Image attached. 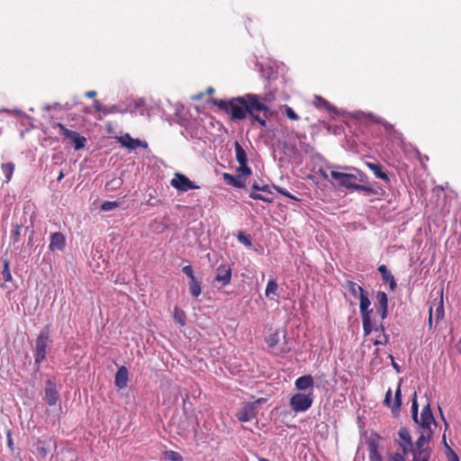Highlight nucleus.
Instances as JSON below:
<instances>
[{"instance_id": "nucleus-1", "label": "nucleus", "mask_w": 461, "mask_h": 461, "mask_svg": "<svg viewBox=\"0 0 461 461\" xmlns=\"http://www.w3.org/2000/svg\"><path fill=\"white\" fill-rule=\"evenodd\" d=\"M276 100L273 93L264 95L246 94L229 101L215 99L213 104L230 115L232 120H244L249 117L251 124L258 123L266 128L273 113L268 106Z\"/></svg>"}, {"instance_id": "nucleus-2", "label": "nucleus", "mask_w": 461, "mask_h": 461, "mask_svg": "<svg viewBox=\"0 0 461 461\" xmlns=\"http://www.w3.org/2000/svg\"><path fill=\"white\" fill-rule=\"evenodd\" d=\"M432 425L436 427L437 422L429 403H427L421 410L420 431L414 442V448L411 451L412 461H430L432 449L429 443L434 434Z\"/></svg>"}, {"instance_id": "nucleus-3", "label": "nucleus", "mask_w": 461, "mask_h": 461, "mask_svg": "<svg viewBox=\"0 0 461 461\" xmlns=\"http://www.w3.org/2000/svg\"><path fill=\"white\" fill-rule=\"evenodd\" d=\"M57 441L53 437L42 435L34 439L32 453L38 461H53Z\"/></svg>"}, {"instance_id": "nucleus-4", "label": "nucleus", "mask_w": 461, "mask_h": 461, "mask_svg": "<svg viewBox=\"0 0 461 461\" xmlns=\"http://www.w3.org/2000/svg\"><path fill=\"white\" fill-rule=\"evenodd\" d=\"M369 461H384V457L378 449V443L370 439L367 443ZM408 454L405 451H389L386 454V461H407Z\"/></svg>"}, {"instance_id": "nucleus-5", "label": "nucleus", "mask_w": 461, "mask_h": 461, "mask_svg": "<svg viewBox=\"0 0 461 461\" xmlns=\"http://www.w3.org/2000/svg\"><path fill=\"white\" fill-rule=\"evenodd\" d=\"M50 342V326H45L39 333L35 340L34 362L40 365L46 358L47 348Z\"/></svg>"}, {"instance_id": "nucleus-6", "label": "nucleus", "mask_w": 461, "mask_h": 461, "mask_svg": "<svg viewBox=\"0 0 461 461\" xmlns=\"http://www.w3.org/2000/svg\"><path fill=\"white\" fill-rule=\"evenodd\" d=\"M370 304L371 303L368 298L367 292L361 294L359 296V310L365 336L369 335L373 331V324L371 320L372 310H369Z\"/></svg>"}, {"instance_id": "nucleus-7", "label": "nucleus", "mask_w": 461, "mask_h": 461, "mask_svg": "<svg viewBox=\"0 0 461 461\" xmlns=\"http://www.w3.org/2000/svg\"><path fill=\"white\" fill-rule=\"evenodd\" d=\"M313 402V393H295L289 401L290 407L294 412H303L311 408Z\"/></svg>"}, {"instance_id": "nucleus-8", "label": "nucleus", "mask_w": 461, "mask_h": 461, "mask_svg": "<svg viewBox=\"0 0 461 461\" xmlns=\"http://www.w3.org/2000/svg\"><path fill=\"white\" fill-rule=\"evenodd\" d=\"M393 442L398 446L400 451H405L406 454L411 453L414 448V442L410 430L405 427H401L393 438Z\"/></svg>"}, {"instance_id": "nucleus-9", "label": "nucleus", "mask_w": 461, "mask_h": 461, "mask_svg": "<svg viewBox=\"0 0 461 461\" xmlns=\"http://www.w3.org/2000/svg\"><path fill=\"white\" fill-rule=\"evenodd\" d=\"M53 127L59 130V133L63 136L64 139L69 140L71 141L76 150H79L86 146V139L83 136H80L78 132L67 129L65 125L60 122L55 123Z\"/></svg>"}, {"instance_id": "nucleus-10", "label": "nucleus", "mask_w": 461, "mask_h": 461, "mask_svg": "<svg viewBox=\"0 0 461 461\" xmlns=\"http://www.w3.org/2000/svg\"><path fill=\"white\" fill-rule=\"evenodd\" d=\"M330 176L334 180L338 181L340 186L348 189H357L358 178L356 175L332 170Z\"/></svg>"}, {"instance_id": "nucleus-11", "label": "nucleus", "mask_w": 461, "mask_h": 461, "mask_svg": "<svg viewBox=\"0 0 461 461\" xmlns=\"http://www.w3.org/2000/svg\"><path fill=\"white\" fill-rule=\"evenodd\" d=\"M258 402L259 401L244 403L240 410L236 412V418L240 422H247L255 419L257 417V405Z\"/></svg>"}, {"instance_id": "nucleus-12", "label": "nucleus", "mask_w": 461, "mask_h": 461, "mask_svg": "<svg viewBox=\"0 0 461 461\" xmlns=\"http://www.w3.org/2000/svg\"><path fill=\"white\" fill-rule=\"evenodd\" d=\"M170 184L174 188L181 192L199 188L198 185H195L186 176L181 173H176Z\"/></svg>"}, {"instance_id": "nucleus-13", "label": "nucleus", "mask_w": 461, "mask_h": 461, "mask_svg": "<svg viewBox=\"0 0 461 461\" xmlns=\"http://www.w3.org/2000/svg\"><path fill=\"white\" fill-rule=\"evenodd\" d=\"M117 142L122 147L127 148L131 150H134L138 148H147V142L141 141L140 139H133L129 133H125L122 136L116 137Z\"/></svg>"}, {"instance_id": "nucleus-14", "label": "nucleus", "mask_w": 461, "mask_h": 461, "mask_svg": "<svg viewBox=\"0 0 461 461\" xmlns=\"http://www.w3.org/2000/svg\"><path fill=\"white\" fill-rule=\"evenodd\" d=\"M232 276L231 267L228 265H220L216 269L215 281L221 284V286H226L230 283Z\"/></svg>"}, {"instance_id": "nucleus-15", "label": "nucleus", "mask_w": 461, "mask_h": 461, "mask_svg": "<svg viewBox=\"0 0 461 461\" xmlns=\"http://www.w3.org/2000/svg\"><path fill=\"white\" fill-rule=\"evenodd\" d=\"M375 308L380 313L381 319L384 320L388 315V297L383 291H378L375 295Z\"/></svg>"}, {"instance_id": "nucleus-16", "label": "nucleus", "mask_w": 461, "mask_h": 461, "mask_svg": "<svg viewBox=\"0 0 461 461\" xmlns=\"http://www.w3.org/2000/svg\"><path fill=\"white\" fill-rule=\"evenodd\" d=\"M77 455L75 449L70 447L60 448L54 456L53 461H77Z\"/></svg>"}, {"instance_id": "nucleus-17", "label": "nucleus", "mask_w": 461, "mask_h": 461, "mask_svg": "<svg viewBox=\"0 0 461 461\" xmlns=\"http://www.w3.org/2000/svg\"><path fill=\"white\" fill-rule=\"evenodd\" d=\"M46 384L44 400L49 405H55L59 398L56 386L50 380H48Z\"/></svg>"}, {"instance_id": "nucleus-18", "label": "nucleus", "mask_w": 461, "mask_h": 461, "mask_svg": "<svg viewBox=\"0 0 461 461\" xmlns=\"http://www.w3.org/2000/svg\"><path fill=\"white\" fill-rule=\"evenodd\" d=\"M295 388L299 391H310L312 393L314 386V380L311 375H305L298 377L294 383Z\"/></svg>"}, {"instance_id": "nucleus-19", "label": "nucleus", "mask_w": 461, "mask_h": 461, "mask_svg": "<svg viewBox=\"0 0 461 461\" xmlns=\"http://www.w3.org/2000/svg\"><path fill=\"white\" fill-rule=\"evenodd\" d=\"M66 246V239L65 236L61 232L52 233L50 240V249L54 250H63Z\"/></svg>"}, {"instance_id": "nucleus-20", "label": "nucleus", "mask_w": 461, "mask_h": 461, "mask_svg": "<svg viewBox=\"0 0 461 461\" xmlns=\"http://www.w3.org/2000/svg\"><path fill=\"white\" fill-rule=\"evenodd\" d=\"M378 271L382 276L383 281L389 284L390 290L394 291L396 289L397 284L394 279V276L387 269L386 266L385 265L379 266Z\"/></svg>"}, {"instance_id": "nucleus-21", "label": "nucleus", "mask_w": 461, "mask_h": 461, "mask_svg": "<svg viewBox=\"0 0 461 461\" xmlns=\"http://www.w3.org/2000/svg\"><path fill=\"white\" fill-rule=\"evenodd\" d=\"M128 375V369L125 366L119 367L114 380V384L119 389H123L127 386Z\"/></svg>"}, {"instance_id": "nucleus-22", "label": "nucleus", "mask_w": 461, "mask_h": 461, "mask_svg": "<svg viewBox=\"0 0 461 461\" xmlns=\"http://www.w3.org/2000/svg\"><path fill=\"white\" fill-rule=\"evenodd\" d=\"M222 178L228 185H230L231 186H234L237 188H242L245 186L244 179L240 178V176H232L230 173H223Z\"/></svg>"}, {"instance_id": "nucleus-23", "label": "nucleus", "mask_w": 461, "mask_h": 461, "mask_svg": "<svg viewBox=\"0 0 461 461\" xmlns=\"http://www.w3.org/2000/svg\"><path fill=\"white\" fill-rule=\"evenodd\" d=\"M277 290L278 285L276 280L270 279L267 284V287L265 290V295L269 300L277 301L276 297H277Z\"/></svg>"}, {"instance_id": "nucleus-24", "label": "nucleus", "mask_w": 461, "mask_h": 461, "mask_svg": "<svg viewBox=\"0 0 461 461\" xmlns=\"http://www.w3.org/2000/svg\"><path fill=\"white\" fill-rule=\"evenodd\" d=\"M366 166L368 168H370L374 175L382 180H384L386 182H389V176L383 170V167L380 164H375L372 162H367Z\"/></svg>"}, {"instance_id": "nucleus-25", "label": "nucleus", "mask_w": 461, "mask_h": 461, "mask_svg": "<svg viewBox=\"0 0 461 461\" xmlns=\"http://www.w3.org/2000/svg\"><path fill=\"white\" fill-rule=\"evenodd\" d=\"M349 293L352 296L354 297H357V296H360L361 294H364L366 291L363 289V287H361L360 285H358L357 283L353 282V281H350V280H348L345 282L344 285H343Z\"/></svg>"}, {"instance_id": "nucleus-26", "label": "nucleus", "mask_w": 461, "mask_h": 461, "mask_svg": "<svg viewBox=\"0 0 461 461\" xmlns=\"http://www.w3.org/2000/svg\"><path fill=\"white\" fill-rule=\"evenodd\" d=\"M418 410H419V405H418V402L416 399V393H414V398L412 399V402H411V412L412 420L417 424L418 432H420V431L421 415L420 416V418L418 417Z\"/></svg>"}, {"instance_id": "nucleus-27", "label": "nucleus", "mask_w": 461, "mask_h": 461, "mask_svg": "<svg viewBox=\"0 0 461 461\" xmlns=\"http://www.w3.org/2000/svg\"><path fill=\"white\" fill-rule=\"evenodd\" d=\"M373 330H375V331H379L380 330L382 332V334L379 335L378 338L375 339V341H374V345L375 346L386 345L388 343L389 337L385 333L384 327L382 324L379 327L378 326L373 327Z\"/></svg>"}, {"instance_id": "nucleus-28", "label": "nucleus", "mask_w": 461, "mask_h": 461, "mask_svg": "<svg viewBox=\"0 0 461 461\" xmlns=\"http://www.w3.org/2000/svg\"><path fill=\"white\" fill-rule=\"evenodd\" d=\"M234 148L235 157L239 164L248 163L247 153L242 146L238 141H235Z\"/></svg>"}, {"instance_id": "nucleus-29", "label": "nucleus", "mask_w": 461, "mask_h": 461, "mask_svg": "<svg viewBox=\"0 0 461 461\" xmlns=\"http://www.w3.org/2000/svg\"><path fill=\"white\" fill-rule=\"evenodd\" d=\"M189 292L191 295L194 298H197L201 293V282L196 279V277H194V279H190L189 281Z\"/></svg>"}, {"instance_id": "nucleus-30", "label": "nucleus", "mask_w": 461, "mask_h": 461, "mask_svg": "<svg viewBox=\"0 0 461 461\" xmlns=\"http://www.w3.org/2000/svg\"><path fill=\"white\" fill-rule=\"evenodd\" d=\"M265 341L267 344L269 348L275 349L276 347L280 342L279 332L276 330V331L269 334L268 336L266 337Z\"/></svg>"}, {"instance_id": "nucleus-31", "label": "nucleus", "mask_w": 461, "mask_h": 461, "mask_svg": "<svg viewBox=\"0 0 461 461\" xmlns=\"http://www.w3.org/2000/svg\"><path fill=\"white\" fill-rule=\"evenodd\" d=\"M401 405H402L401 383H399L397 390L395 392V395H394V402L392 406V412L393 414L398 413V411L401 408Z\"/></svg>"}, {"instance_id": "nucleus-32", "label": "nucleus", "mask_w": 461, "mask_h": 461, "mask_svg": "<svg viewBox=\"0 0 461 461\" xmlns=\"http://www.w3.org/2000/svg\"><path fill=\"white\" fill-rule=\"evenodd\" d=\"M14 164L13 162L4 163L2 164V171L5 176V181L9 182L12 178L14 170Z\"/></svg>"}, {"instance_id": "nucleus-33", "label": "nucleus", "mask_w": 461, "mask_h": 461, "mask_svg": "<svg viewBox=\"0 0 461 461\" xmlns=\"http://www.w3.org/2000/svg\"><path fill=\"white\" fill-rule=\"evenodd\" d=\"M443 443L446 447V457L447 461H459L456 453L447 445L445 436H443Z\"/></svg>"}, {"instance_id": "nucleus-34", "label": "nucleus", "mask_w": 461, "mask_h": 461, "mask_svg": "<svg viewBox=\"0 0 461 461\" xmlns=\"http://www.w3.org/2000/svg\"><path fill=\"white\" fill-rule=\"evenodd\" d=\"M444 317V306H443V295H440L439 301L438 302L435 309V318L438 323Z\"/></svg>"}, {"instance_id": "nucleus-35", "label": "nucleus", "mask_w": 461, "mask_h": 461, "mask_svg": "<svg viewBox=\"0 0 461 461\" xmlns=\"http://www.w3.org/2000/svg\"><path fill=\"white\" fill-rule=\"evenodd\" d=\"M315 100L317 102V106L318 107H321V108H324L325 110L329 111V112H332L335 110V107L330 104L326 99H324L323 97L321 96H319V95H316L315 96Z\"/></svg>"}, {"instance_id": "nucleus-36", "label": "nucleus", "mask_w": 461, "mask_h": 461, "mask_svg": "<svg viewBox=\"0 0 461 461\" xmlns=\"http://www.w3.org/2000/svg\"><path fill=\"white\" fill-rule=\"evenodd\" d=\"M174 320L176 322H177L181 326H184L185 324V314L184 311H182L178 307H175Z\"/></svg>"}, {"instance_id": "nucleus-37", "label": "nucleus", "mask_w": 461, "mask_h": 461, "mask_svg": "<svg viewBox=\"0 0 461 461\" xmlns=\"http://www.w3.org/2000/svg\"><path fill=\"white\" fill-rule=\"evenodd\" d=\"M2 275H3L5 282L12 281L13 277H12V274L9 269V262L7 259L3 260Z\"/></svg>"}, {"instance_id": "nucleus-38", "label": "nucleus", "mask_w": 461, "mask_h": 461, "mask_svg": "<svg viewBox=\"0 0 461 461\" xmlns=\"http://www.w3.org/2000/svg\"><path fill=\"white\" fill-rule=\"evenodd\" d=\"M284 112L287 118H289L292 121H297L299 120V115L287 104H284L283 107Z\"/></svg>"}, {"instance_id": "nucleus-39", "label": "nucleus", "mask_w": 461, "mask_h": 461, "mask_svg": "<svg viewBox=\"0 0 461 461\" xmlns=\"http://www.w3.org/2000/svg\"><path fill=\"white\" fill-rule=\"evenodd\" d=\"M165 456L170 461H183L182 456L178 452L173 450L166 451Z\"/></svg>"}, {"instance_id": "nucleus-40", "label": "nucleus", "mask_w": 461, "mask_h": 461, "mask_svg": "<svg viewBox=\"0 0 461 461\" xmlns=\"http://www.w3.org/2000/svg\"><path fill=\"white\" fill-rule=\"evenodd\" d=\"M119 206V203L116 201H106L102 203L101 210L104 212L112 211Z\"/></svg>"}, {"instance_id": "nucleus-41", "label": "nucleus", "mask_w": 461, "mask_h": 461, "mask_svg": "<svg viewBox=\"0 0 461 461\" xmlns=\"http://www.w3.org/2000/svg\"><path fill=\"white\" fill-rule=\"evenodd\" d=\"M238 240L248 248H250L252 246V242L249 236L244 234L243 232L239 233Z\"/></svg>"}, {"instance_id": "nucleus-42", "label": "nucleus", "mask_w": 461, "mask_h": 461, "mask_svg": "<svg viewBox=\"0 0 461 461\" xmlns=\"http://www.w3.org/2000/svg\"><path fill=\"white\" fill-rule=\"evenodd\" d=\"M237 171L246 176H250L252 174V170L249 167H248V163L240 164L239 167L237 168Z\"/></svg>"}, {"instance_id": "nucleus-43", "label": "nucleus", "mask_w": 461, "mask_h": 461, "mask_svg": "<svg viewBox=\"0 0 461 461\" xmlns=\"http://www.w3.org/2000/svg\"><path fill=\"white\" fill-rule=\"evenodd\" d=\"M356 190L357 191H363L366 195H370V194H375V191L374 190L373 187L363 185H360V184L357 185Z\"/></svg>"}, {"instance_id": "nucleus-44", "label": "nucleus", "mask_w": 461, "mask_h": 461, "mask_svg": "<svg viewBox=\"0 0 461 461\" xmlns=\"http://www.w3.org/2000/svg\"><path fill=\"white\" fill-rule=\"evenodd\" d=\"M275 188H276V190L279 194H283V195H285V196H286V197H289V198H291V199H294V200H295V201H299V199H298V198H296L295 196H294L293 194H290L286 189L282 188V187H279V186H276Z\"/></svg>"}, {"instance_id": "nucleus-45", "label": "nucleus", "mask_w": 461, "mask_h": 461, "mask_svg": "<svg viewBox=\"0 0 461 461\" xmlns=\"http://www.w3.org/2000/svg\"><path fill=\"white\" fill-rule=\"evenodd\" d=\"M20 230H21V226L16 224L14 227V230L12 231V239L14 240V243H16L19 241V238L21 235Z\"/></svg>"}, {"instance_id": "nucleus-46", "label": "nucleus", "mask_w": 461, "mask_h": 461, "mask_svg": "<svg viewBox=\"0 0 461 461\" xmlns=\"http://www.w3.org/2000/svg\"><path fill=\"white\" fill-rule=\"evenodd\" d=\"M93 107L95 111L103 112L104 114L110 113V111H105V108L103 106V104L98 100H95L94 102Z\"/></svg>"}, {"instance_id": "nucleus-47", "label": "nucleus", "mask_w": 461, "mask_h": 461, "mask_svg": "<svg viewBox=\"0 0 461 461\" xmlns=\"http://www.w3.org/2000/svg\"><path fill=\"white\" fill-rule=\"evenodd\" d=\"M182 271L190 278V279H194V270H193V267L192 266L188 265V266H185L182 269Z\"/></svg>"}, {"instance_id": "nucleus-48", "label": "nucleus", "mask_w": 461, "mask_h": 461, "mask_svg": "<svg viewBox=\"0 0 461 461\" xmlns=\"http://www.w3.org/2000/svg\"><path fill=\"white\" fill-rule=\"evenodd\" d=\"M365 117L370 120L373 122H375L378 124V122H382V118L379 116H376L371 113H365Z\"/></svg>"}, {"instance_id": "nucleus-49", "label": "nucleus", "mask_w": 461, "mask_h": 461, "mask_svg": "<svg viewBox=\"0 0 461 461\" xmlns=\"http://www.w3.org/2000/svg\"><path fill=\"white\" fill-rule=\"evenodd\" d=\"M249 197L254 200H261L264 202H269L268 198H267V197L263 196L262 194L256 193V192L250 193Z\"/></svg>"}, {"instance_id": "nucleus-50", "label": "nucleus", "mask_w": 461, "mask_h": 461, "mask_svg": "<svg viewBox=\"0 0 461 461\" xmlns=\"http://www.w3.org/2000/svg\"><path fill=\"white\" fill-rule=\"evenodd\" d=\"M391 400H392V390L391 389H388L386 393H385V397H384V403L390 407L392 409V404H391Z\"/></svg>"}, {"instance_id": "nucleus-51", "label": "nucleus", "mask_w": 461, "mask_h": 461, "mask_svg": "<svg viewBox=\"0 0 461 461\" xmlns=\"http://www.w3.org/2000/svg\"><path fill=\"white\" fill-rule=\"evenodd\" d=\"M378 124L383 125L384 128L386 131H393V125L389 123L388 122L384 121L383 118H382V122H378Z\"/></svg>"}, {"instance_id": "nucleus-52", "label": "nucleus", "mask_w": 461, "mask_h": 461, "mask_svg": "<svg viewBox=\"0 0 461 461\" xmlns=\"http://www.w3.org/2000/svg\"><path fill=\"white\" fill-rule=\"evenodd\" d=\"M121 184H122L121 180L113 179L112 181H110L109 183L106 184V187L108 188V185H112V188H113L115 186H119Z\"/></svg>"}, {"instance_id": "nucleus-53", "label": "nucleus", "mask_w": 461, "mask_h": 461, "mask_svg": "<svg viewBox=\"0 0 461 461\" xmlns=\"http://www.w3.org/2000/svg\"><path fill=\"white\" fill-rule=\"evenodd\" d=\"M252 188L254 190L268 191V186L267 185L260 187L257 183L253 184Z\"/></svg>"}, {"instance_id": "nucleus-54", "label": "nucleus", "mask_w": 461, "mask_h": 461, "mask_svg": "<svg viewBox=\"0 0 461 461\" xmlns=\"http://www.w3.org/2000/svg\"><path fill=\"white\" fill-rule=\"evenodd\" d=\"M432 321H433L432 306H430L429 310V321H428L429 328L432 327Z\"/></svg>"}, {"instance_id": "nucleus-55", "label": "nucleus", "mask_w": 461, "mask_h": 461, "mask_svg": "<svg viewBox=\"0 0 461 461\" xmlns=\"http://www.w3.org/2000/svg\"><path fill=\"white\" fill-rule=\"evenodd\" d=\"M390 358L392 360L393 367L396 370L397 373H400L401 369L397 363H395L394 358L392 355H390Z\"/></svg>"}, {"instance_id": "nucleus-56", "label": "nucleus", "mask_w": 461, "mask_h": 461, "mask_svg": "<svg viewBox=\"0 0 461 461\" xmlns=\"http://www.w3.org/2000/svg\"><path fill=\"white\" fill-rule=\"evenodd\" d=\"M7 443H8V447L13 449V439H12V435H11V432L9 431L8 434H7Z\"/></svg>"}, {"instance_id": "nucleus-57", "label": "nucleus", "mask_w": 461, "mask_h": 461, "mask_svg": "<svg viewBox=\"0 0 461 461\" xmlns=\"http://www.w3.org/2000/svg\"><path fill=\"white\" fill-rule=\"evenodd\" d=\"M85 95H86V97H88V98H94V97H95V96H96V92H95V91H93V90H91V91H87V92H86Z\"/></svg>"}, {"instance_id": "nucleus-58", "label": "nucleus", "mask_w": 461, "mask_h": 461, "mask_svg": "<svg viewBox=\"0 0 461 461\" xmlns=\"http://www.w3.org/2000/svg\"><path fill=\"white\" fill-rule=\"evenodd\" d=\"M64 176H65V174H64V172L61 170V171L59 172V176H58V178H57L58 182H60V181L63 179V177H64Z\"/></svg>"}, {"instance_id": "nucleus-59", "label": "nucleus", "mask_w": 461, "mask_h": 461, "mask_svg": "<svg viewBox=\"0 0 461 461\" xmlns=\"http://www.w3.org/2000/svg\"><path fill=\"white\" fill-rule=\"evenodd\" d=\"M105 111H110V113L116 111V106L113 105L111 108H105Z\"/></svg>"}, {"instance_id": "nucleus-60", "label": "nucleus", "mask_w": 461, "mask_h": 461, "mask_svg": "<svg viewBox=\"0 0 461 461\" xmlns=\"http://www.w3.org/2000/svg\"><path fill=\"white\" fill-rule=\"evenodd\" d=\"M457 349L461 353V337H460V339L457 342Z\"/></svg>"}, {"instance_id": "nucleus-61", "label": "nucleus", "mask_w": 461, "mask_h": 461, "mask_svg": "<svg viewBox=\"0 0 461 461\" xmlns=\"http://www.w3.org/2000/svg\"><path fill=\"white\" fill-rule=\"evenodd\" d=\"M298 138H299V139H301V138H306V135H304V134H303V135H300V136H298Z\"/></svg>"}, {"instance_id": "nucleus-62", "label": "nucleus", "mask_w": 461, "mask_h": 461, "mask_svg": "<svg viewBox=\"0 0 461 461\" xmlns=\"http://www.w3.org/2000/svg\"><path fill=\"white\" fill-rule=\"evenodd\" d=\"M259 461H269V460H267L266 458H260Z\"/></svg>"}, {"instance_id": "nucleus-63", "label": "nucleus", "mask_w": 461, "mask_h": 461, "mask_svg": "<svg viewBox=\"0 0 461 461\" xmlns=\"http://www.w3.org/2000/svg\"><path fill=\"white\" fill-rule=\"evenodd\" d=\"M429 159V157L425 156V158H423V160H428Z\"/></svg>"}, {"instance_id": "nucleus-64", "label": "nucleus", "mask_w": 461, "mask_h": 461, "mask_svg": "<svg viewBox=\"0 0 461 461\" xmlns=\"http://www.w3.org/2000/svg\"><path fill=\"white\" fill-rule=\"evenodd\" d=\"M429 159V157L425 156V158H423V160H428Z\"/></svg>"}]
</instances>
